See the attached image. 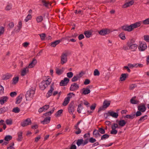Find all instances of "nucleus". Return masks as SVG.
Instances as JSON below:
<instances>
[{"label": "nucleus", "mask_w": 149, "mask_h": 149, "mask_svg": "<svg viewBox=\"0 0 149 149\" xmlns=\"http://www.w3.org/2000/svg\"><path fill=\"white\" fill-rule=\"evenodd\" d=\"M141 21L132 24L129 26L128 25H124L121 27L122 29L124 31L130 32L134 29L136 28L141 26Z\"/></svg>", "instance_id": "f257e3e1"}, {"label": "nucleus", "mask_w": 149, "mask_h": 149, "mask_svg": "<svg viewBox=\"0 0 149 149\" xmlns=\"http://www.w3.org/2000/svg\"><path fill=\"white\" fill-rule=\"evenodd\" d=\"M110 102L105 100L103 103V105L99 109L98 112H99L102 110H104L106 108L108 107L110 105Z\"/></svg>", "instance_id": "f03ea898"}, {"label": "nucleus", "mask_w": 149, "mask_h": 149, "mask_svg": "<svg viewBox=\"0 0 149 149\" xmlns=\"http://www.w3.org/2000/svg\"><path fill=\"white\" fill-rule=\"evenodd\" d=\"M88 142V139H86L84 141L82 139H78L77 142L76 143L78 146L81 145L84 146L87 144Z\"/></svg>", "instance_id": "7ed1b4c3"}, {"label": "nucleus", "mask_w": 149, "mask_h": 149, "mask_svg": "<svg viewBox=\"0 0 149 149\" xmlns=\"http://www.w3.org/2000/svg\"><path fill=\"white\" fill-rule=\"evenodd\" d=\"M111 31L107 29H103L98 32L99 34L102 36H104L110 33Z\"/></svg>", "instance_id": "20e7f679"}, {"label": "nucleus", "mask_w": 149, "mask_h": 149, "mask_svg": "<svg viewBox=\"0 0 149 149\" xmlns=\"http://www.w3.org/2000/svg\"><path fill=\"white\" fill-rule=\"evenodd\" d=\"M74 103L73 102H72L69 104L68 108V111L71 114H72L74 111Z\"/></svg>", "instance_id": "39448f33"}, {"label": "nucleus", "mask_w": 149, "mask_h": 149, "mask_svg": "<svg viewBox=\"0 0 149 149\" xmlns=\"http://www.w3.org/2000/svg\"><path fill=\"white\" fill-rule=\"evenodd\" d=\"M106 114L107 115V117H107V116H111L113 118H116L118 116V113L114 112L113 111H109L107 113H106Z\"/></svg>", "instance_id": "423d86ee"}, {"label": "nucleus", "mask_w": 149, "mask_h": 149, "mask_svg": "<svg viewBox=\"0 0 149 149\" xmlns=\"http://www.w3.org/2000/svg\"><path fill=\"white\" fill-rule=\"evenodd\" d=\"M31 119L29 118H28L22 123L21 125L22 127H24L31 124Z\"/></svg>", "instance_id": "0eeeda50"}, {"label": "nucleus", "mask_w": 149, "mask_h": 149, "mask_svg": "<svg viewBox=\"0 0 149 149\" xmlns=\"http://www.w3.org/2000/svg\"><path fill=\"white\" fill-rule=\"evenodd\" d=\"M54 83L53 82L52 83V84L50 86V90L48 92L47 94L46 97L48 98L52 94V92L54 90Z\"/></svg>", "instance_id": "6e6552de"}, {"label": "nucleus", "mask_w": 149, "mask_h": 149, "mask_svg": "<svg viewBox=\"0 0 149 149\" xmlns=\"http://www.w3.org/2000/svg\"><path fill=\"white\" fill-rule=\"evenodd\" d=\"M147 46L146 43L141 42L138 47V49L140 51H143L147 49Z\"/></svg>", "instance_id": "1a4fd4ad"}, {"label": "nucleus", "mask_w": 149, "mask_h": 149, "mask_svg": "<svg viewBox=\"0 0 149 149\" xmlns=\"http://www.w3.org/2000/svg\"><path fill=\"white\" fill-rule=\"evenodd\" d=\"M75 94L73 93H70L68 94L67 95V97L66 98V105L68 104L70 99L73 96H74Z\"/></svg>", "instance_id": "9d476101"}, {"label": "nucleus", "mask_w": 149, "mask_h": 149, "mask_svg": "<svg viewBox=\"0 0 149 149\" xmlns=\"http://www.w3.org/2000/svg\"><path fill=\"white\" fill-rule=\"evenodd\" d=\"M29 72V68L27 67L24 68L21 70V76H23L25 75Z\"/></svg>", "instance_id": "9b49d317"}, {"label": "nucleus", "mask_w": 149, "mask_h": 149, "mask_svg": "<svg viewBox=\"0 0 149 149\" xmlns=\"http://www.w3.org/2000/svg\"><path fill=\"white\" fill-rule=\"evenodd\" d=\"M37 63V61L35 59H33L32 61L29 64V65L27 66L29 68H33L34 67L35 65Z\"/></svg>", "instance_id": "f8f14e48"}, {"label": "nucleus", "mask_w": 149, "mask_h": 149, "mask_svg": "<svg viewBox=\"0 0 149 149\" xmlns=\"http://www.w3.org/2000/svg\"><path fill=\"white\" fill-rule=\"evenodd\" d=\"M79 88V85L76 83H74L71 85L70 87V89L71 91H74L77 90Z\"/></svg>", "instance_id": "ddd939ff"}, {"label": "nucleus", "mask_w": 149, "mask_h": 149, "mask_svg": "<svg viewBox=\"0 0 149 149\" xmlns=\"http://www.w3.org/2000/svg\"><path fill=\"white\" fill-rule=\"evenodd\" d=\"M81 73H80L78 74H77L74 76L72 78L71 81L72 82H74L78 80L81 77Z\"/></svg>", "instance_id": "4468645a"}, {"label": "nucleus", "mask_w": 149, "mask_h": 149, "mask_svg": "<svg viewBox=\"0 0 149 149\" xmlns=\"http://www.w3.org/2000/svg\"><path fill=\"white\" fill-rule=\"evenodd\" d=\"M138 110L142 112H145L146 109V108L144 104L139 106L138 107Z\"/></svg>", "instance_id": "2eb2a0df"}, {"label": "nucleus", "mask_w": 149, "mask_h": 149, "mask_svg": "<svg viewBox=\"0 0 149 149\" xmlns=\"http://www.w3.org/2000/svg\"><path fill=\"white\" fill-rule=\"evenodd\" d=\"M93 134L94 136L96 138L100 137L101 136V135L99 133L98 130L95 129L93 132Z\"/></svg>", "instance_id": "dca6fc26"}, {"label": "nucleus", "mask_w": 149, "mask_h": 149, "mask_svg": "<svg viewBox=\"0 0 149 149\" xmlns=\"http://www.w3.org/2000/svg\"><path fill=\"white\" fill-rule=\"evenodd\" d=\"M34 93V91L33 90L28 91L27 92L26 97H32Z\"/></svg>", "instance_id": "f3484780"}, {"label": "nucleus", "mask_w": 149, "mask_h": 149, "mask_svg": "<svg viewBox=\"0 0 149 149\" xmlns=\"http://www.w3.org/2000/svg\"><path fill=\"white\" fill-rule=\"evenodd\" d=\"M22 21H19V22L17 26V29L16 28L15 29V31L17 32H18L20 30V29L22 28Z\"/></svg>", "instance_id": "a211bd4d"}, {"label": "nucleus", "mask_w": 149, "mask_h": 149, "mask_svg": "<svg viewBox=\"0 0 149 149\" xmlns=\"http://www.w3.org/2000/svg\"><path fill=\"white\" fill-rule=\"evenodd\" d=\"M82 91L83 92L82 94H83L85 95L88 94L90 93L91 91L88 87L86 88H83Z\"/></svg>", "instance_id": "6ab92c4d"}, {"label": "nucleus", "mask_w": 149, "mask_h": 149, "mask_svg": "<svg viewBox=\"0 0 149 149\" xmlns=\"http://www.w3.org/2000/svg\"><path fill=\"white\" fill-rule=\"evenodd\" d=\"M51 118L50 117H47L43 121H41V123L43 124H47L49 123Z\"/></svg>", "instance_id": "aec40b11"}, {"label": "nucleus", "mask_w": 149, "mask_h": 149, "mask_svg": "<svg viewBox=\"0 0 149 149\" xmlns=\"http://www.w3.org/2000/svg\"><path fill=\"white\" fill-rule=\"evenodd\" d=\"M136 98V96L133 97L132 99L130 100V102L133 104H138L139 102V101L135 99Z\"/></svg>", "instance_id": "412c9836"}, {"label": "nucleus", "mask_w": 149, "mask_h": 149, "mask_svg": "<svg viewBox=\"0 0 149 149\" xmlns=\"http://www.w3.org/2000/svg\"><path fill=\"white\" fill-rule=\"evenodd\" d=\"M134 3L133 1H130L125 3L123 6V7L126 8L132 5Z\"/></svg>", "instance_id": "4be33fe9"}, {"label": "nucleus", "mask_w": 149, "mask_h": 149, "mask_svg": "<svg viewBox=\"0 0 149 149\" xmlns=\"http://www.w3.org/2000/svg\"><path fill=\"white\" fill-rule=\"evenodd\" d=\"M61 57V63L62 65H63L65 63V54L63 53Z\"/></svg>", "instance_id": "5701e85b"}, {"label": "nucleus", "mask_w": 149, "mask_h": 149, "mask_svg": "<svg viewBox=\"0 0 149 149\" xmlns=\"http://www.w3.org/2000/svg\"><path fill=\"white\" fill-rule=\"evenodd\" d=\"M128 75V74L127 73L122 74L120 78V80L122 81L125 80Z\"/></svg>", "instance_id": "b1692460"}, {"label": "nucleus", "mask_w": 149, "mask_h": 149, "mask_svg": "<svg viewBox=\"0 0 149 149\" xmlns=\"http://www.w3.org/2000/svg\"><path fill=\"white\" fill-rule=\"evenodd\" d=\"M61 42L60 40H56L53 42H52L50 44V46L53 47H55L58 44Z\"/></svg>", "instance_id": "393cba45"}, {"label": "nucleus", "mask_w": 149, "mask_h": 149, "mask_svg": "<svg viewBox=\"0 0 149 149\" xmlns=\"http://www.w3.org/2000/svg\"><path fill=\"white\" fill-rule=\"evenodd\" d=\"M135 40L134 39H132L130 40L127 43V46L129 47L130 45H131L134 44Z\"/></svg>", "instance_id": "a878e982"}, {"label": "nucleus", "mask_w": 149, "mask_h": 149, "mask_svg": "<svg viewBox=\"0 0 149 149\" xmlns=\"http://www.w3.org/2000/svg\"><path fill=\"white\" fill-rule=\"evenodd\" d=\"M138 45L136 44H134L128 47L130 49L132 50V51H134L137 48Z\"/></svg>", "instance_id": "bb28decb"}, {"label": "nucleus", "mask_w": 149, "mask_h": 149, "mask_svg": "<svg viewBox=\"0 0 149 149\" xmlns=\"http://www.w3.org/2000/svg\"><path fill=\"white\" fill-rule=\"evenodd\" d=\"M84 34L85 36L87 38H90L92 35V32L89 31H86L84 32Z\"/></svg>", "instance_id": "cd10ccee"}, {"label": "nucleus", "mask_w": 149, "mask_h": 149, "mask_svg": "<svg viewBox=\"0 0 149 149\" xmlns=\"http://www.w3.org/2000/svg\"><path fill=\"white\" fill-rule=\"evenodd\" d=\"M126 123V121L123 120H120L118 122V125L121 127L124 126Z\"/></svg>", "instance_id": "c85d7f7f"}, {"label": "nucleus", "mask_w": 149, "mask_h": 149, "mask_svg": "<svg viewBox=\"0 0 149 149\" xmlns=\"http://www.w3.org/2000/svg\"><path fill=\"white\" fill-rule=\"evenodd\" d=\"M19 77L17 76L14 77L13 79L12 84L13 85L16 84L19 81Z\"/></svg>", "instance_id": "c756f323"}, {"label": "nucleus", "mask_w": 149, "mask_h": 149, "mask_svg": "<svg viewBox=\"0 0 149 149\" xmlns=\"http://www.w3.org/2000/svg\"><path fill=\"white\" fill-rule=\"evenodd\" d=\"M64 70V68H63L61 69L56 68V73L58 75H60L63 73Z\"/></svg>", "instance_id": "7c9ffc66"}, {"label": "nucleus", "mask_w": 149, "mask_h": 149, "mask_svg": "<svg viewBox=\"0 0 149 149\" xmlns=\"http://www.w3.org/2000/svg\"><path fill=\"white\" fill-rule=\"evenodd\" d=\"M7 99V97L6 96L1 97L0 100V104H3L6 101V100Z\"/></svg>", "instance_id": "2f4dec72"}, {"label": "nucleus", "mask_w": 149, "mask_h": 149, "mask_svg": "<svg viewBox=\"0 0 149 149\" xmlns=\"http://www.w3.org/2000/svg\"><path fill=\"white\" fill-rule=\"evenodd\" d=\"M42 2L43 3V5L46 7H48L49 4L50 6H51L52 4L51 3H49V1L47 2L44 0H42Z\"/></svg>", "instance_id": "473e14b6"}, {"label": "nucleus", "mask_w": 149, "mask_h": 149, "mask_svg": "<svg viewBox=\"0 0 149 149\" xmlns=\"http://www.w3.org/2000/svg\"><path fill=\"white\" fill-rule=\"evenodd\" d=\"M22 132H20L18 133V138L17 139V140L18 141H21L22 138Z\"/></svg>", "instance_id": "72a5a7b5"}, {"label": "nucleus", "mask_w": 149, "mask_h": 149, "mask_svg": "<svg viewBox=\"0 0 149 149\" xmlns=\"http://www.w3.org/2000/svg\"><path fill=\"white\" fill-rule=\"evenodd\" d=\"M109 136L108 134H104V135L101 136V140H105L108 138Z\"/></svg>", "instance_id": "f704fd0d"}, {"label": "nucleus", "mask_w": 149, "mask_h": 149, "mask_svg": "<svg viewBox=\"0 0 149 149\" xmlns=\"http://www.w3.org/2000/svg\"><path fill=\"white\" fill-rule=\"evenodd\" d=\"M147 117L148 116L146 115L141 117L139 120L138 123H140V121H143L145 120L147 118Z\"/></svg>", "instance_id": "c9c22d12"}, {"label": "nucleus", "mask_w": 149, "mask_h": 149, "mask_svg": "<svg viewBox=\"0 0 149 149\" xmlns=\"http://www.w3.org/2000/svg\"><path fill=\"white\" fill-rule=\"evenodd\" d=\"M40 88L42 90H43L45 89L47 86L45 85V82L42 81L40 85Z\"/></svg>", "instance_id": "e433bc0d"}, {"label": "nucleus", "mask_w": 149, "mask_h": 149, "mask_svg": "<svg viewBox=\"0 0 149 149\" xmlns=\"http://www.w3.org/2000/svg\"><path fill=\"white\" fill-rule=\"evenodd\" d=\"M43 82H45V85L47 86L49 85L52 82V79L50 78H48L46 80L43 81Z\"/></svg>", "instance_id": "4c0bfd02"}, {"label": "nucleus", "mask_w": 149, "mask_h": 149, "mask_svg": "<svg viewBox=\"0 0 149 149\" xmlns=\"http://www.w3.org/2000/svg\"><path fill=\"white\" fill-rule=\"evenodd\" d=\"M98 131L99 132L102 134H104L105 133V129L102 127L99 128Z\"/></svg>", "instance_id": "58836bf2"}, {"label": "nucleus", "mask_w": 149, "mask_h": 149, "mask_svg": "<svg viewBox=\"0 0 149 149\" xmlns=\"http://www.w3.org/2000/svg\"><path fill=\"white\" fill-rule=\"evenodd\" d=\"M43 18L42 16H40L36 18V20L38 23L41 22L43 20Z\"/></svg>", "instance_id": "ea45409f"}, {"label": "nucleus", "mask_w": 149, "mask_h": 149, "mask_svg": "<svg viewBox=\"0 0 149 149\" xmlns=\"http://www.w3.org/2000/svg\"><path fill=\"white\" fill-rule=\"evenodd\" d=\"M12 136L10 135H8L5 136L4 138V140L6 141H9L12 139Z\"/></svg>", "instance_id": "a19ab883"}, {"label": "nucleus", "mask_w": 149, "mask_h": 149, "mask_svg": "<svg viewBox=\"0 0 149 149\" xmlns=\"http://www.w3.org/2000/svg\"><path fill=\"white\" fill-rule=\"evenodd\" d=\"M22 96H18V97L17 98L16 103V104H19L22 101Z\"/></svg>", "instance_id": "79ce46f5"}, {"label": "nucleus", "mask_w": 149, "mask_h": 149, "mask_svg": "<svg viewBox=\"0 0 149 149\" xmlns=\"http://www.w3.org/2000/svg\"><path fill=\"white\" fill-rule=\"evenodd\" d=\"M135 117V114H133L131 115H127L125 117L131 119H133Z\"/></svg>", "instance_id": "37998d69"}, {"label": "nucleus", "mask_w": 149, "mask_h": 149, "mask_svg": "<svg viewBox=\"0 0 149 149\" xmlns=\"http://www.w3.org/2000/svg\"><path fill=\"white\" fill-rule=\"evenodd\" d=\"M20 109L18 107L14 108L12 110V111L15 113H18L20 111Z\"/></svg>", "instance_id": "c03bdc74"}, {"label": "nucleus", "mask_w": 149, "mask_h": 149, "mask_svg": "<svg viewBox=\"0 0 149 149\" xmlns=\"http://www.w3.org/2000/svg\"><path fill=\"white\" fill-rule=\"evenodd\" d=\"M32 18V16L31 14H28L25 19V21L26 22H27L29 20H31Z\"/></svg>", "instance_id": "a18cd8bd"}, {"label": "nucleus", "mask_w": 149, "mask_h": 149, "mask_svg": "<svg viewBox=\"0 0 149 149\" xmlns=\"http://www.w3.org/2000/svg\"><path fill=\"white\" fill-rule=\"evenodd\" d=\"M143 23L144 24L146 25L149 24V18H147L143 21L141 23Z\"/></svg>", "instance_id": "49530a36"}, {"label": "nucleus", "mask_w": 149, "mask_h": 149, "mask_svg": "<svg viewBox=\"0 0 149 149\" xmlns=\"http://www.w3.org/2000/svg\"><path fill=\"white\" fill-rule=\"evenodd\" d=\"M63 110L62 109L58 111L55 114V115L56 117H58L60 116L61 114L62 113Z\"/></svg>", "instance_id": "de8ad7c7"}, {"label": "nucleus", "mask_w": 149, "mask_h": 149, "mask_svg": "<svg viewBox=\"0 0 149 149\" xmlns=\"http://www.w3.org/2000/svg\"><path fill=\"white\" fill-rule=\"evenodd\" d=\"M12 76V75L11 74H7L3 76V80H7L9 79Z\"/></svg>", "instance_id": "09e8293b"}, {"label": "nucleus", "mask_w": 149, "mask_h": 149, "mask_svg": "<svg viewBox=\"0 0 149 149\" xmlns=\"http://www.w3.org/2000/svg\"><path fill=\"white\" fill-rule=\"evenodd\" d=\"M7 110V109L6 107H3L0 109V112L1 113H4Z\"/></svg>", "instance_id": "8fccbe9b"}, {"label": "nucleus", "mask_w": 149, "mask_h": 149, "mask_svg": "<svg viewBox=\"0 0 149 149\" xmlns=\"http://www.w3.org/2000/svg\"><path fill=\"white\" fill-rule=\"evenodd\" d=\"M100 74V72L97 69H96L94 70L93 73V74L94 76H98Z\"/></svg>", "instance_id": "3c124183"}, {"label": "nucleus", "mask_w": 149, "mask_h": 149, "mask_svg": "<svg viewBox=\"0 0 149 149\" xmlns=\"http://www.w3.org/2000/svg\"><path fill=\"white\" fill-rule=\"evenodd\" d=\"M82 104H79L78 106V108H77V111L79 113H81V109H82L83 108L81 107L82 106Z\"/></svg>", "instance_id": "603ef678"}, {"label": "nucleus", "mask_w": 149, "mask_h": 149, "mask_svg": "<svg viewBox=\"0 0 149 149\" xmlns=\"http://www.w3.org/2000/svg\"><path fill=\"white\" fill-rule=\"evenodd\" d=\"M73 75V74L72 72H70L67 73V76L69 78H72Z\"/></svg>", "instance_id": "864d4df0"}, {"label": "nucleus", "mask_w": 149, "mask_h": 149, "mask_svg": "<svg viewBox=\"0 0 149 149\" xmlns=\"http://www.w3.org/2000/svg\"><path fill=\"white\" fill-rule=\"evenodd\" d=\"M120 38L122 40H124L125 39V35L123 33H121L119 35Z\"/></svg>", "instance_id": "5fc2aeb1"}, {"label": "nucleus", "mask_w": 149, "mask_h": 149, "mask_svg": "<svg viewBox=\"0 0 149 149\" xmlns=\"http://www.w3.org/2000/svg\"><path fill=\"white\" fill-rule=\"evenodd\" d=\"M118 132L117 130L116 129H112V130L111 131L110 133L112 134H116Z\"/></svg>", "instance_id": "6e6d98bb"}, {"label": "nucleus", "mask_w": 149, "mask_h": 149, "mask_svg": "<svg viewBox=\"0 0 149 149\" xmlns=\"http://www.w3.org/2000/svg\"><path fill=\"white\" fill-rule=\"evenodd\" d=\"M4 31V28L3 26L0 27V36L3 34Z\"/></svg>", "instance_id": "4d7b16f0"}, {"label": "nucleus", "mask_w": 149, "mask_h": 149, "mask_svg": "<svg viewBox=\"0 0 149 149\" xmlns=\"http://www.w3.org/2000/svg\"><path fill=\"white\" fill-rule=\"evenodd\" d=\"M89 141L91 143H94L96 141V140L93 138V137L89 139H88V141Z\"/></svg>", "instance_id": "13d9d810"}, {"label": "nucleus", "mask_w": 149, "mask_h": 149, "mask_svg": "<svg viewBox=\"0 0 149 149\" xmlns=\"http://www.w3.org/2000/svg\"><path fill=\"white\" fill-rule=\"evenodd\" d=\"M118 124L117 123H114L113 124L111 128L112 129H116V128H118Z\"/></svg>", "instance_id": "bf43d9fd"}, {"label": "nucleus", "mask_w": 149, "mask_h": 149, "mask_svg": "<svg viewBox=\"0 0 149 149\" xmlns=\"http://www.w3.org/2000/svg\"><path fill=\"white\" fill-rule=\"evenodd\" d=\"M61 86H64L65 85V78L63 80L61 81L60 83Z\"/></svg>", "instance_id": "052dcab7"}, {"label": "nucleus", "mask_w": 149, "mask_h": 149, "mask_svg": "<svg viewBox=\"0 0 149 149\" xmlns=\"http://www.w3.org/2000/svg\"><path fill=\"white\" fill-rule=\"evenodd\" d=\"M6 122V124L8 125H11L12 123V120L10 119H7Z\"/></svg>", "instance_id": "680f3d73"}, {"label": "nucleus", "mask_w": 149, "mask_h": 149, "mask_svg": "<svg viewBox=\"0 0 149 149\" xmlns=\"http://www.w3.org/2000/svg\"><path fill=\"white\" fill-rule=\"evenodd\" d=\"M144 40L147 42H149V36L145 35L144 36Z\"/></svg>", "instance_id": "e2e57ef3"}, {"label": "nucleus", "mask_w": 149, "mask_h": 149, "mask_svg": "<svg viewBox=\"0 0 149 149\" xmlns=\"http://www.w3.org/2000/svg\"><path fill=\"white\" fill-rule=\"evenodd\" d=\"M39 35L41 38V39L44 40L45 37V33H42L41 34H39Z\"/></svg>", "instance_id": "0e129e2a"}, {"label": "nucleus", "mask_w": 149, "mask_h": 149, "mask_svg": "<svg viewBox=\"0 0 149 149\" xmlns=\"http://www.w3.org/2000/svg\"><path fill=\"white\" fill-rule=\"evenodd\" d=\"M136 85L135 84H132L130 86V89L131 90L135 88L136 87Z\"/></svg>", "instance_id": "69168bd1"}, {"label": "nucleus", "mask_w": 149, "mask_h": 149, "mask_svg": "<svg viewBox=\"0 0 149 149\" xmlns=\"http://www.w3.org/2000/svg\"><path fill=\"white\" fill-rule=\"evenodd\" d=\"M141 112V111H137L135 114V116H136V117H138L141 116L142 115Z\"/></svg>", "instance_id": "338daca9"}, {"label": "nucleus", "mask_w": 149, "mask_h": 149, "mask_svg": "<svg viewBox=\"0 0 149 149\" xmlns=\"http://www.w3.org/2000/svg\"><path fill=\"white\" fill-rule=\"evenodd\" d=\"M78 38L79 40H81L84 38V36L83 34H81L79 36Z\"/></svg>", "instance_id": "774afa93"}]
</instances>
